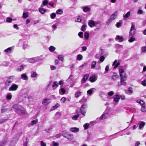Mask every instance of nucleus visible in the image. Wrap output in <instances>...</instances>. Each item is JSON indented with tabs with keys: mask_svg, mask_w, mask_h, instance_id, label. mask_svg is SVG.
I'll return each mask as SVG.
<instances>
[{
	"mask_svg": "<svg viewBox=\"0 0 146 146\" xmlns=\"http://www.w3.org/2000/svg\"><path fill=\"white\" fill-rule=\"evenodd\" d=\"M118 14V11H117L111 14L106 22V25H108L113 21L115 20L117 18Z\"/></svg>",
	"mask_w": 146,
	"mask_h": 146,
	"instance_id": "1",
	"label": "nucleus"
},
{
	"mask_svg": "<svg viewBox=\"0 0 146 146\" xmlns=\"http://www.w3.org/2000/svg\"><path fill=\"white\" fill-rule=\"evenodd\" d=\"M87 107V105L86 104L82 105L80 109V111L82 114L83 116L85 115V114L86 112V108Z\"/></svg>",
	"mask_w": 146,
	"mask_h": 146,
	"instance_id": "2",
	"label": "nucleus"
},
{
	"mask_svg": "<svg viewBox=\"0 0 146 146\" xmlns=\"http://www.w3.org/2000/svg\"><path fill=\"white\" fill-rule=\"evenodd\" d=\"M39 60V58L38 57L28 58L27 59L28 62L30 63H35L36 62H38Z\"/></svg>",
	"mask_w": 146,
	"mask_h": 146,
	"instance_id": "3",
	"label": "nucleus"
},
{
	"mask_svg": "<svg viewBox=\"0 0 146 146\" xmlns=\"http://www.w3.org/2000/svg\"><path fill=\"white\" fill-rule=\"evenodd\" d=\"M18 87V85L13 84H12L11 86L9 88V91H16Z\"/></svg>",
	"mask_w": 146,
	"mask_h": 146,
	"instance_id": "4",
	"label": "nucleus"
},
{
	"mask_svg": "<svg viewBox=\"0 0 146 146\" xmlns=\"http://www.w3.org/2000/svg\"><path fill=\"white\" fill-rule=\"evenodd\" d=\"M120 64V62L119 60H115L112 64V65L114 66L113 69H114L117 68Z\"/></svg>",
	"mask_w": 146,
	"mask_h": 146,
	"instance_id": "5",
	"label": "nucleus"
},
{
	"mask_svg": "<svg viewBox=\"0 0 146 146\" xmlns=\"http://www.w3.org/2000/svg\"><path fill=\"white\" fill-rule=\"evenodd\" d=\"M22 106L16 104L14 105L12 107L15 110L19 111L22 108Z\"/></svg>",
	"mask_w": 146,
	"mask_h": 146,
	"instance_id": "6",
	"label": "nucleus"
},
{
	"mask_svg": "<svg viewBox=\"0 0 146 146\" xmlns=\"http://www.w3.org/2000/svg\"><path fill=\"white\" fill-rule=\"evenodd\" d=\"M88 24L90 27H92L94 26H95V21L93 20H89L88 21Z\"/></svg>",
	"mask_w": 146,
	"mask_h": 146,
	"instance_id": "7",
	"label": "nucleus"
},
{
	"mask_svg": "<svg viewBox=\"0 0 146 146\" xmlns=\"http://www.w3.org/2000/svg\"><path fill=\"white\" fill-rule=\"evenodd\" d=\"M50 102V99H45L43 100L42 103L44 105L46 106L49 104Z\"/></svg>",
	"mask_w": 146,
	"mask_h": 146,
	"instance_id": "8",
	"label": "nucleus"
},
{
	"mask_svg": "<svg viewBox=\"0 0 146 146\" xmlns=\"http://www.w3.org/2000/svg\"><path fill=\"white\" fill-rule=\"evenodd\" d=\"M89 76V74H85L81 80L82 83H84L87 79Z\"/></svg>",
	"mask_w": 146,
	"mask_h": 146,
	"instance_id": "9",
	"label": "nucleus"
},
{
	"mask_svg": "<svg viewBox=\"0 0 146 146\" xmlns=\"http://www.w3.org/2000/svg\"><path fill=\"white\" fill-rule=\"evenodd\" d=\"M13 77V76H10L9 78L6 81L5 84L6 85L9 86V84L12 82V81L11 79Z\"/></svg>",
	"mask_w": 146,
	"mask_h": 146,
	"instance_id": "10",
	"label": "nucleus"
},
{
	"mask_svg": "<svg viewBox=\"0 0 146 146\" xmlns=\"http://www.w3.org/2000/svg\"><path fill=\"white\" fill-rule=\"evenodd\" d=\"M97 78L95 76H92L90 78V81L92 82H95L97 80Z\"/></svg>",
	"mask_w": 146,
	"mask_h": 146,
	"instance_id": "11",
	"label": "nucleus"
},
{
	"mask_svg": "<svg viewBox=\"0 0 146 146\" xmlns=\"http://www.w3.org/2000/svg\"><path fill=\"white\" fill-rule=\"evenodd\" d=\"M94 88H91L87 91V93L88 95H91L95 90Z\"/></svg>",
	"mask_w": 146,
	"mask_h": 146,
	"instance_id": "12",
	"label": "nucleus"
},
{
	"mask_svg": "<svg viewBox=\"0 0 146 146\" xmlns=\"http://www.w3.org/2000/svg\"><path fill=\"white\" fill-rule=\"evenodd\" d=\"M79 129L76 127H72L70 128V131L76 133L79 131Z\"/></svg>",
	"mask_w": 146,
	"mask_h": 146,
	"instance_id": "13",
	"label": "nucleus"
},
{
	"mask_svg": "<svg viewBox=\"0 0 146 146\" xmlns=\"http://www.w3.org/2000/svg\"><path fill=\"white\" fill-rule=\"evenodd\" d=\"M58 86V83L56 81L54 82L52 85V87L53 90L56 89Z\"/></svg>",
	"mask_w": 146,
	"mask_h": 146,
	"instance_id": "14",
	"label": "nucleus"
},
{
	"mask_svg": "<svg viewBox=\"0 0 146 146\" xmlns=\"http://www.w3.org/2000/svg\"><path fill=\"white\" fill-rule=\"evenodd\" d=\"M119 99L120 95H116L114 96L113 99V101L115 102H118L119 101Z\"/></svg>",
	"mask_w": 146,
	"mask_h": 146,
	"instance_id": "15",
	"label": "nucleus"
},
{
	"mask_svg": "<svg viewBox=\"0 0 146 146\" xmlns=\"http://www.w3.org/2000/svg\"><path fill=\"white\" fill-rule=\"evenodd\" d=\"M131 14V12L130 11H128L126 14L125 15H123V19L125 20L127 19L128 17H129Z\"/></svg>",
	"mask_w": 146,
	"mask_h": 146,
	"instance_id": "16",
	"label": "nucleus"
},
{
	"mask_svg": "<svg viewBox=\"0 0 146 146\" xmlns=\"http://www.w3.org/2000/svg\"><path fill=\"white\" fill-rule=\"evenodd\" d=\"M25 66V65H21L18 67L17 70L19 71H22L24 69Z\"/></svg>",
	"mask_w": 146,
	"mask_h": 146,
	"instance_id": "17",
	"label": "nucleus"
},
{
	"mask_svg": "<svg viewBox=\"0 0 146 146\" xmlns=\"http://www.w3.org/2000/svg\"><path fill=\"white\" fill-rule=\"evenodd\" d=\"M120 76L121 77V82H123L126 80L127 79V76L126 75L123 74L121 75Z\"/></svg>",
	"mask_w": 146,
	"mask_h": 146,
	"instance_id": "18",
	"label": "nucleus"
},
{
	"mask_svg": "<svg viewBox=\"0 0 146 146\" xmlns=\"http://www.w3.org/2000/svg\"><path fill=\"white\" fill-rule=\"evenodd\" d=\"M21 78L24 80H27L28 79V77L25 74H23L21 75Z\"/></svg>",
	"mask_w": 146,
	"mask_h": 146,
	"instance_id": "19",
	"label": "nucleus"
},
{
	"mask_svg": "<svg viewBox=\"0 0 146 146\" xmlns=\"http://www.w3.org/2000/svg\"><path fill=\"white\" fill-rule=\"evenodd\" d=\"M82 8L83 11L85 12H88L90 10V8L87 7H83Z\"/></svg>",
	"mask_w": 146,
	"mask_h": 146,
	"instance_id": "20",
	"label": "nucleus"
},
{
	"mask_svg": "<svg viewBox=\"0 0 146 146\" xmlns=\"http://www.w3.org/2000/svg\"><path fill=\"white\" fill-rule=\"evenodd\" d=\"M66 92V90L63 88H60L59 90V93L60 94L62 95L64 94H65Z\"/></svg>",
	"mask_w": 146,
	"mask_h": 146,
	"instance_id": "21",
	"label": "nucleus"
},
{
	"mask_svg": "<svg viewBox=\"0 0 146 146\" xmlns=\"http://www.w3.org/2000/svg\"><path fill=\"white\" fill-rule=\"evenodd\" d=\"M28 45L27 44V43L26 42H23V48L24 50H25L26 48H27Z\"/></svg>",
	"mask_w": 146,
	"mask_h": 146,
	"instance_id": "22",
	"label": "nucleus"
},
{
	"mask_svg": "<svg viewBox=\"0 0 146 146\" xmlns=\"http://www.w3.org/2000/svg\"><path fill=\"white\" fill-rule=\"evenodd\" d=\"M79 116V114L78 113H77L76 115H74L73 116H72L71 117L73 120H76L78 119Z\"/></svg>",
	"mask_w": 146,
	"mask_h": 146,
	"instance_id": "23",
	"label": "nucleus"
},
{
	"mask_svg": "<svg viewBox=\"0 0 146 146\" xmlns=\"http://www.w3.org/2000/svg\"><path fill=\"white\" fill-rule=\"evenodd\" d=\"M39 11L42 14H44L45 12L46 11V9L42 8H39Z\"/></svg>",
	"mask_w": 146,
	"mask_h": 146,
	"instance_id": "24",
	"label": "nucleus"
},
{
	"mask_svg": "<svg viewBox=\"0 0 146 146\" xmlns=\"http://www.w3.org/2000/svg\"><path fill=\"white\" fill-rule=\"evenodd\" d=\"M96 64V61H93L91 63V68L93 69L95 68Z\"/></svg>",
	"mask_w": 146,
	"mask_h": 146,
	"instance_id": "25",
	"label": "nucleus"
},
{
	"mask_svg": "<svg viewBox=\"0 0 146 146\" xmlns=\"http://www.w3.org/2000/svg\"><path fill=\"white\" fill-rule=\"evenodd\" d=\"M116 39L119 40V42H122L123 40V38L122 36H119L117 35L116 37Z\"/></svg>",
	"mask_w": 146,
	"mask_h": 146,
	"instance_id": "26",
	"label": "nucleus"
},
{
	"mask_svg": "<svg viewBox=\"0 0 146 146\" xmlns=\"http://www.w3.org/2000/svg\"><path fill=\"white\" fill-rule=\"evenodd\" d=\"M69 134L68 132L66 131H64L62 133V136L65 138L68 137V136H67Z\"/></svg>",
	"mask_w": 146,
	"mask_h": 146,
	"instance_id": "27",
	"label": "nucleus"
},
{
	"mask_svg": "<svg viewBox=\"0 0 146 146\" xmlns=\"http://www.w3.org/2000/svg\"><path fill=\"white\" fill-rule=\"evenodd\" d=\"M73 80V76L70 75L67 79V81L70 83H72Z\"/></svg>",
	"mask_w": 146,
	"mask_h": 146,
	"instance_id": "28",
	"label": "nucleus"
},
{
	"mask_svg": "<svg viewBox=\"0 0 146 146\" xmlns=\"http://www.w3.org/2000/svg\"><path fill=\"white\" fill-rule=\"evenodd\" d=\"M19 113L22 114L23 115H26V111L23 110V107H22V108H21V109L19 111Z\"/></svg>",
	"mask_w": 146,
	"mask_h": 146,
	"instance_id": "29",
	"label": "nucleus"
},
{
	"mask_svg": "<svg viewBox=\"0 0 146 146\" xmlns=\"http://www.w3.org/2000/svg\"><path fill=\"white\" fill-rule=\"evenodd\" d=\"M81 92L80 91H76L75 94V96L76 98H77L80 96L81 95Z\"/></svg>",
	"mask_w": 146,
	"mask_h": 146,
	"instance_id": "30",
	"label": "nucleus"
},
{
	"mask_svg": "<svg viewBox=\"0 0 146 146\" xmlns=\"http://www.w3.org/2000/svg\"><path fill=\"white\" fill-rule=\"evenodd\" d=\"M119 73L120 76L121 75H123L122 73L124 72V70L121 67H119Z\"/></svg>",
	"mask_w": 146,
	"mask_h": 146,
	"instance_id": "31",
	"label": "nucleus"
},
{
	"mask_svg": "<svg viewBox=\"0 0 146 146\" xmlns=\"http://www.w3.org/2000/svg\"><path fill=\"white\" fill-rule=\"evenodd\" d=\"M83 58V56L80 54L78 55L77 56L76 59L78 60H80L82 59Z\"/></svg>",
	"mask_w": 146,
	"mask_h": 146,
	"instance_id": "32",
	"label": "nucleus"
},
{
	"mask_svg": "<svg viewBox=\"0 0 146 146\" xmlns=\"http://www.w3.org/2000/svg\"><path fill=\"white\" fill-rule=\"evenodd\" d=\"M135 31L130 30L129 36H133L135 33Z\"/></svg>",
	"mask_w": 146,
	"mask_h": 146,
	"instance_id": "33",
	"label": "nucleus"
},
{
	"mask_svg": "<svg viewBox=\"0 0 146 146\" xmlns=\"http://www.w3.org/2000/svg\"><path fill=\"white\" fill-rule=\"evenodd\" d=\"M67 136H68V137H66V138L70 140L73 139L74 138L73 135H72L69 134Z\"/></svg>",
	"mask_w": 146,
	"mask_h": 146,
	"instance_id": "34",
	"label": "nucleus"
},
{
	"mask_svg": "<svg viewBox=\"0 0 146 146\" xmlns=\"http://www.w3.org/2000/svg\"><path fill=\"white\" fill-rule=\"evenodd\" d=\"M12 98V94L10 93H8L7 95L6 98L7 99L10 100Z\"/></svg>",
	"mask_w": 146,
	"mask_h": 146,
	"instance_id": "35",
	"label": "nucleus"
},
{
	"mask_svg": "<svg viewBox=\"0 0 146 146\" xmlns=\"http://www.w3.org/2000/svg\"><path fill=\"white\" fill-rule=\"evenodd\" d=\"M29 13L27 12L24 13L23 15V17L25 19L28 17Z\"/></svg>",
	"mask_w": 146,
	"mask_h": 146,
	"instance_id": "36",
	"label": "nucleus"
},
{
	"mask_svg": "<svg viewBox=\"0 0 146 146\" xmlns=\"http://www.w3.org/2000/svg\"><path fill=\"white\" fill-rule=\"evenodd\" d=\"M89 125V124L88 123H86L84 124L83 125L84 129H87L88 128Z\"/></svg>",
	"mask_w": 146,
	"mask_h": 146,
	"instance_id": "37",
	"label": "nucleus"
},
{
	"mask_svg": "<svg viewBox=\"0 0 146 146\" xmlns=\"http://www.w3.org/2000/svg\"><path fill=\"white\" fill-rule=\"evenodd\" d=\"M11 49L12 48L11 47H9L5 50L4 51L7 53L11 51Z\"/></svg>",
	"mask_w": 146,
	"mask_h": 146,
	"instance_id": "38",
	"label": "nucleus"
},
{
	"mask_svg": "<svg viewBox=\"0 0 146 146\" xmlns=\"http://www.w3.org/2000/svg\"><path fill=\"white\" fill-rule=\"evenodd\" d=\"M87 26L86 25L84 24L83 25L81 28V31H84L86 30V28Z\"/></svg>",
	"mask_w": 146,
	"mask_h": 146,
	"instance_id": "39",
	"label": "nucleus"
},
{
	"mask_svg": "<svg viewBox=\"0 0 146 146\" xmlns=\"http://www.w3.org/2000/svg\"><path fill=\"white\" fill-rule=\"evenodd\" d=\"M55 48L54 47L52 46H50L49 48V49L50 51L51 52H53L55 50Z\"/></svg>",
	"mask_w": 146,
	"mask_h": 146,
	"instance_id": "40",
	"label": "nucleus"
},
{
	"mask_svg": "<svg viewBox=\"0 0 146 146\" xmlns=\"http://www.w3.org/2000/svg\"><path fill=\"white\" fill-rule=\"evenodd\" d=\"M58 58L59 60H61L62 61H63L64 60V58L62 55H59L58 56Z\"/></svg>",
	"mask_w": 146,
	"mask_h": 146,
	"instance_id": "41",
	"label": "nucleus"
},
{
	"mask_svg": "<svg viewBox=\"0 0 146 146\" xmlns=\"http://www.w3.org/2000/svg\"><path fill=\"white\" fill-rule=\"evenodd\" d=\"M59 106V104H56V105L53 106L51 108V110H53L56 109Z\"/></svg>",
	"mask_w": 146,
	"mask_h": 146,
	"instance_id": "42",
	"label": "nucleus"
},
{
	"mask_svg": "<svg viewBox=\"0 0 146 146\" xmlns=\"http://www.w3.org/2000/svg\"><path fill=\"white\" fill-rule=\"evenodd\" d=\"M37 75L36 73L35 72H33L32 73L31 76L32 78L36 77Z\"/></svg>",
	"mask_w": 146,
	"mask_h": 146,
	"instance_id": "43",
	"label": "nucleus"
},
{
	"mask_svg": "<svg viewBox=\"0 0 146 146\" xmlns=\"http://www.w3.org/2000/svg\"><path fill=\"white\" fill-rule=\"evenodd\" d=\"M107 113H105L103 114L100 117V119H104L106 118V116L107 115Z\"/></svg>",
	"mask_w": 146,
	"mask_h": 146,
	"instance_id": "44",
	"label": "nucleus"
},
{
	"mask_svg": "<svg viewBox=\"0 0 146 146\" xmlns=\"http://www.w3.org/2000/svg\"><path fill=\"white\" fill-rule=\"evenodd\" d=\"M145 124V122H141L139 124V127L140 129H141L144 126Z\"/></svg>",
	"mask_w": 146,
	"mask_h": 146,
	"instance_id": "45",
	"label": "nucleus"
},
{
	"mask_svg": "<svg viewBox=\"0 0 146 146\" xmlns=\"http://www.w3.org/2000/svg\"><path fill=\"white\" fill-rule=\"evenodd\" d=\"M56 13L57 14H61L63 13V11L60 9H58L56 11Z\"/></svg>",
	"mask_w": 146,
	"mask_h": 146,
	"instance_id": "46",
	"label": "nucleus"
},
{
	"mask_svg": "<svg viewBox=\"0 0 146 146\" xmlns=\"http://www.w3.org/2000/svg\"><path fill=\"white\" fill-rule=\"evenodd\" d=\"M12 21V19L9 17H7L6 20V22L8 23H11Z\"/></svg>",
	"mask_w": 146,
	"mask_h": 146,
	"instance_id": "47",
	"label": "nucleus"
},
{
	"mask_svg": "<svg viewBox=\"0 0 146 146\" xmlns=\"http://www.w3.org/2000/svg\"><path fill=\"white\" fill-rule=\"evenodd\" d=\"M129 37L130 39L128 40L129 42H132L135 40V38H133V36H130Z\"/></svg>",
	"mask_w": 146,
	"mask_h": 146,
	"instance_id": "48",
	"label": "nucleus"
},
{
	"mask_svg": "<svg viewBox=\"0 0 146 146\" xmlns=\"http://www.w3.org/2000/svg\"><path fill=\"white\" fill-rule=\"evenodd\" d=\"M56 14L54 13H53L50 15V18L52 19H54L56 17Z\"/></svg>",
	"mask_w": 146,
	"mask_h": 146,
	"instance_id": "49",
	"label": "nucleus"
},
{
	"mask_svg": "<svg viewBox=\"0 0 146 146\" xmlns=\"http://www.w3.org/2000/svg\"><path fill=\"white\" fill-rule=\"evenodd\" d=\"M86 98L85 97H83L82 98L80 101V102H85L86 101Z\"/></svg>",
	"mask_w": 146,
	"mask_h": 146,
	"instance_id": "50",
	"label": "nucleus"
},
{
	"mask_svg": "<svg viewBox=\"0 0 146 146\" xmlns=\"http://www.w3.org/2000/svg\"><path fill=\"white\" fill-rule=\"evenodd\" d=\"M141 110L143 112L146 111V108L144 106H142V107L141 108Z\"/></svg>",
	"mask_w": 146,
	"mask_h": 146,
	"instance_id": "51",
	"label": "nucleus"
},
{
	"mask_svg": "<svg viewBox=\"0 0 146 146\" xmlns=\"http://www.w3.org/2000/svg\"><path fill=\"white\" fill-rule=\"evenodd\" d=\"M104 56H102L100 57L99 59V61H100L101 62H102L104 60Z\"/></svg>",
	"mask_w": 146,
	"mask_h": 146,
	"instance_id": "52",
	"label": "nucleus"
},
{
	"mask_svg": "<svg viewBox=\"0 0 146 146\" xmlns=\"http://www.w3.org/2000/svg\"><path fill=\"white\" fill-rule=\"evenodd\" d=\"M119 78L118 76L116 75H113V79L114 80H116L117 78Z\"/></svg>",
	"mask_w": 146,
	"mask_h": 146,
	"instance_id": "53",
	"label": "nucleus"
},
{
	"mask_svg": "<svg viewBox=\"0 0 146 146\" xmlns=\"http://www.w3.org/2000/svg\"><path fill=\"white\" fill-rule=\"evenodd\" d=\"M114 94V92L112 91H110L108 93V95L110 96H111L113 95Z\"/></svg>",
	"mask_w": 146,
	"mask_h": 146,
	"instance_id": "54",
	"label": "nucleus"
},
{
	"mask_svg": "<svg viewBox=\"0 0 146 146\" xmlns=\"http://www.w3.org/2000/svg\"><path fill=\"white\" fill-rule=\"evenodd\" d=\"M38 121V120L37 119H36L35 120H33V121H31V125H33L34 124H35Z\"/></svg>",
	"mask_w": 146,
	"mask_h": 146,
	"instance_id": "55",
	"label": "nucleus"
},
{
	"mask_svg": "<svg viewBox=\"0 0 146 146\" xmlns=\"http://www.w3.org/2000/svg\"><path fill=\"white\" fill-rule=\"evenodd\" d=\"M89 36V34L87 32H85L84 33V38L86 39H88V38Z\"/></svg>",
	"mask_w": 146,
	"mask_h": 146,
	"instance_id": "56",
	"label": "nucleus"
},
{
	"mask_svg": "<svg viewBox=\"0 0 146 146\" xmlns=\"http://www.w3.org/2000/svg\"><path fill=\"white\" fill-rule=\"evenodd\" d=\"M7 110V109L6 108H5L4 107H2L1 108V112L2 113H3V112L6 111Z\"/></svg>",
	"mask_w": 146,
	"mask_h": 146,
	"instance_id": "57",
	"label": "nucleus"
},
{
	"mask_svg": "<svg viewBox=\"0 0 146 146\" xmlns=\"http://www.w3.org/2000/svg\"><path fill=\"white\" fill-rule=\"evenodd\" d=\"M109 65H107L105 69V71L104 72V73H106L108 71L109 69Z\"/></svg>",
	"mask_w": 146,
	"mask_h": 146,
	"instance_id": "58",
	"label": "nucleus"
},
{
	"mask_svg": "<svg viewBox=\"0 0 146 146\" xmlns=\"http://www.w3.org/2000/svg\"><path fill=\"white\" fill-rule=\"evenodd\" d=\"M52 145L54 146H58L59 144L58 143L55 142L54 141H53L52 143Z\"/></svg>",
	"mask_w": 146,
	"mask_h": 146,
	"instance_id": "59",
	"label": "nucleus"
},
{
	"mask_svg": "<svg viewBox=\"0 0 146 146\" xmlns=\"http://www.w3.org/2000/svg\"><path fill=\"white\" fill-rule=\"evenodd\" d=\"M132 92H133V91L132 89V88H129L127 92V93L128 94H129L130 93H132Z\"/></svg>",
	"mask_w": 146,
	"mask_h": 146,
	"instance_id": "60",
	"label": "nucleus"
},
{
	"mask_svg": "<svg viewBox=\"0 0 146 146\" xmlns=\"http://www.w3.org/2000/svg\"><path fill=\"white\" fill-rule=\"evenodd\" d=\"M66 100V98L63 97L61 99L60 101L62 103H64Z\"/></svg>",
	"mask_w": 146,
	"mask_h": 146,
	"instance_id": "61",
	"label": "nucleus"
},
{
	"mask_svg": "<svg viewBox=\"0 0 146 146\" xmlns=\"http://www.w3.org/2000/svg\"><path fill=\"white\" fill-rule=\"evenodd\" d=\"M130 30L135 31V26L133 24H132L131 28Z\"/></svg>",
	"mask_w": 146,
	"mask_h": 146,
	"instance_id": "62",
	"label": "nucleus"
},
{
	"mask_svg": "<svg viewBox=\"0 0 146 146\" xmlns=\"http://www.w3.org/2000/svg\"><path fill=\"white\" fill-rule=\"evenodd\" d=\"M141 84L143 86H146V80L142 81Z\"/></svg>",
	"mask_w": 146,
	"mask_h": 146,
	"instance_id": "63",
	"label": "nucleus"
},
{
	"mask_svg": "<svg viewBox=\"0 0 146 146\" xmlns=\"http://www.w3.org/2000/svg\"><path fill=\"white\" fill-rule=\"evenodd\" d=\"M48 1L47 0H45L43 2L42 4L44 5H46L47 3H48Z\"/></svg>",
	"mask_w": 146,
	"mask_h": 146,
	"instance_id": "64",
	"label": "nucleus"
}]
</instances>
